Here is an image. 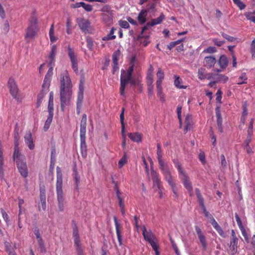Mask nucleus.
Wrapping results in <instances>:
<instances>
[{
	"instance_id": "obj_37",
	"label": "nucleus",
	"mask_w": 255,
	"mask_h": 255,
	"mask_svg": "<svg viewBox=\"0 0 255 255\" xmlns=\"http://www.w3.org/2000/svg\"><path fill=\"white\" fill-rule=\"evenodd\" d=\"M217 126L218 128V129L220 132H223V128H222V118L220 113H217Z\"/></svg>"
},
{
	"instance_id": "obj_46",
	"label": "nucleus",
	"mask_w": 255,
	"mask_h": 255,
	"mask_svg": "<svg viewBox=\"0 0 255 255\" xmlns=\"http://www.w3.org/2000/svg\"><path fill=\"white\" fill-rule=\"evenodd\" d=\"M54 26H53V24H52V25L50 27V30H49V37H50V41L52 42H54L57 40L56 37L54 36Z\"/></svg>"
},
{
	"instance_id": "obj_13",
	"label": "nucleus",
	"mask_w": 255,
	"mask_h": 255,
	"mask_svg": "<svg viewBox=\"0 0 255 255\" xmlns=\"http://www.w3.org/2000/svg\"><path fill=\"white\" fill-rule=\"evenodd\" d=\"M84 90V83L81 81L79 86V91L77 96V109L78 111H80L82 106V103L83 100Z\"/></svg>"
},
{
	"instance_id": "obj_22",
	"label": "nucleus",
	"mask_w": 255,
	"mask_h": 255,
	"mask_svg": "<svg viewBox=\"0 0 255 255\" xmlns=\"http://www.w3.org/2000/svg\"><path fill=\"white\" fill-rule=\"evenodd\" d=\"M72 8H79L82 7L86 11L88 12L91 11L93 10V7L91 4H87L84 2H77L71 5Z\"/></svg>"
},
{
	"instance_id": "obj_21",
	"label": "nucleus",
	"mask_w": 255,
	"mask_h": 255,
	"mask_svg": "<svg viewBox=\"0 0 255 255\" xmlns=\"http://www.w3.org/2000/svg\"><path fill=\"white\" fill-rule=\"evenodd\" d=\"M114 17V12L112 13H102V19L103 21L107 25H110L113 23Z\"/></svg>"
},
{
	"instance_id": "obj_54",
	"label": "nucleus",
	"mask_w": 255,
	"mask_h": 255,
	"mask_svg": "<svg viewBox=\"0 0 255 255\" xmlns=\"http://www.w3.org/2000/svg\"><path fill=\"white\" fill-rule=\"evenodd\" d=\"M233 1L241 10L245 8L246 5L241 0H233Z\"/></svg>"
},
{
	"instance_id": "obj_19",
	"label": "nucleus",
	"mask_w": 255,
	"mask_h": 255,
	"mask_svg": "<svg viewBox=\"0 0 255 255\" xmlns=\"http://www.w3.org/2000/svg\"><path fill=\"white\" fill-rule=\"evenodd\" d=\"M151 176L153 180V185L156 186L158 189L161 190V181L158 173L154 170H152L151 171Z\"/></svg>"
},
{
	"instance_id": "obj_15",
	"label": "nucleus",
	"mask_w": 255,
	"mask_h": 255,
	"mask_svg": "<svg viewBox=\"0 0 255 255\" xmlns=\"http://www.w3.org/2000/svg\"><path fill=\"white\" fill-rule=\"evenodd\" d=\"M121 54L119 50L115 51L112 55L113 65V74H114L116 71L119 69L118 61Z\"/></svg>"
},
{
	"instance_id": "obj_59",
	"label": "nucleus",
	"mask_w": 255,
	"mask_h": 255,
	"mask_svg": "<svg viewBox=\"0 0 255 255\" xmlns=\"http://www.w3.org/2000/svg\"><path fill=\"white\" fill-rule=\"evenodd\" d=\"M156 76L157 77V80H162L164 79V72L162 71L160 68H159L156 73Z\"/></svg>"
},
{
	"instance_id": "obj_45",
	"label": "nucleus",
	"mask_w": 255,
	"mask_h": 255,
	"mask_svg": "<svg viewBox=\"0 0 255 255\" xmlns=\"http://www.w3.org/2000/svg\"><path fill=\"white\" fill-rule=\"evenodd\" d=\"M163 152L161 149V144L159 143L157 144V160L162 159Z\"/></svg>"
},
{
	"instance_id": "obj_44",
	"label": "nucleus",
	"mask_w": 255,
	"mask_h": 255,
	"mask_svg": "<svg viewBox=\"0 0 255 255\" xmlns=\"http://www.w3.org/2000/svg\"><path fill=\"white\" fill-rule=\"evenodd\" d=\"M175 167L177 168L179 172V176L184 174L186 172L184 171L183 168L181 167V165L178 160H174Z\"/></svg>"
},
{
	"instance_id": "obj_53",
	"label": "nucleus",
	"mask_w": 255,
	"mask_h": 255,
	"mask_svg": "<svg viewBox=\"0 0 255 255\" xmlns=\"http://www.w3.org/2000/svg\"><path fill=\"white\" fill-rule=\"evenodd\" d=\"M57 52V47L56 45H53L51 47V51L49 56V58H55Z\"/></svg>"
},
{
	"instance_id": "obj_49",
	"label": "nucleus",
	"mask_w": 255,
	"mask_h": 255,
	"mask_svg": "<svg viewBox=\"0 0 255 255\" xmlns=\"http://www.w3.org/2000/svg\"><path fill=\"white\" fill-rule=\"evenodd\" d=\"M101 11H102L103 13H112V12H114V11L111 9L110 5L108 4L104 5L101 9Z\"/></svg>"
},
{
	"instance_id": "obj_55",
	"label": "nucleus",
	"mask_w": 255,
	"mask_h": 255,
	"mask_svg": "<svg viewBox=\"0 0 255 255\" xmlns=\"http://www.w3.org/2000/svg\"><path fill=\"white\" fill-rule=\"evenodd\" d=\"M0 212L2 214V218H3L4 220L6 222L7 224H8L9 222V216L7 215V214L5 212L3 209L1 208L0 209Z\"/></svg>"
},
{
	"instance_id": "obj_41",
	"label": "nucleus",
	"mask_w": 255,
	"mask_h": 255,
	"mask_svg": "<svg viewBox=\"0 0 255 255\" xmlns=\"http://www.w3.org/2000/svg\"><path fill=\"white\" fill-rule=\"evenodd\" d=\"M73 172H74V178L75 181L76 186L77 189H78V186L79 184L80 183V176L78 174V172L77 171V169L76 167H74L73 169Z\"/></svg>"
},
{
	"instance_id": "obj_42",
	"label": "nucleus",
	"mask_w": 255,
	"mask_h": 255,
	"mask_svg": "<svg viewBox=\"0 0 255 255\" xmlns=\"http://www.w3.org/2000/svg\"><path fill=\"white\" fill-rule=\"evenodd\" d=\"M248 78L246 75V73H243L239 77L238 80V82L237 84L238 85H241L243 84H246Z\"/></svg>"
},
{
	"instance_id": "obj_50",
	"label": "nucleus",
	"mask_w": 255,
	"mask_h": 255,
	"mask_svg": "<svg viewBox=\"0 0 255 255\" xmlns=\"http://www.w3.org/2000/svg\"><path fill=\"white\" fill-rule=\"evenodd\" d=\"M125 113H121L120 115V121L122 125V134H124L125 132V126L124 124V119H125Z\"/></svg>"
},
{
	"instance_id": "obj_24",
	"label": "nucleus",
	"mask_w": 255,
	"mask_h": 255,
	"mask_svg": "<svg viewBox=\"0 0 255 255\" xmlns=\"http://www.w3.org/2000/svg\"><path fill=\"white\" fill-rule=\"evenodd\" d=\"M216 62V59L214 56H206L204 59V66L210 68L214 66Z\"/></svg>"
},
{
	"instance_id": "obj_51",
	"label": "nucleus",
	"mask_w": 255,
	"mask_h": 255,
	"mask_svg": "<svg viewBox=\"0 0 255 255\" xmlns=\"http://www.w3.org/2000/svg\"><path fill=\"white\" fill-rule=\"evenodd\" d=\"M204 72L205 69L202 68H200L198 69V76L199 79L203 80L206 78V76L204 74Z\"/></svg>"
},
{
	"instance_id": "obj_23",
	"label": "nucleus",
	"mask_w": 255,
	"mask_h": 255,
	"mask_svg": "<svg viewBox=\"0 0 255 255\" xmlns=\"http://www.w3.org/2000/svg\"><path fill=\"white\" fill-rule=\"evenodd\" d=\"M24 140L30 149H33L34 148V144L33 143L32 135L30 131L27 132L25 135Z\"/></svg>"
},
{
	"instance_id": "obj_20",
	"label": "nucleus",
	"mask_w": 255,
	"mask_h": 255,
	"mask_svg": "<svg viewBox=\"0 0 255 255\" xmlns=\"http://www.w3.org/2000/svg\"><path fill=\"white\" fill-rule=\"evenodd\" d=\"M114 221L115 224L116 234L118 240V242L119 243L120 245H122V238L121 234V229L122 227L120 223H119L118 221V219L116 216L114 217Z\"/></svg>"
},
{
	"instance_id": "obj_63",
	"label": "nucleus",
	"mask_w": 255,
	"mask_h": 255,
	"mask_svg": "<svg viewBox=\"0 0 255 255\" xmlns=\"http://www.w3.org/2000/svg\"><path fill=\"white\" fill-rule=\"evenodd\" d=\"M41 208H42V210L45 211L46 208V199L42 198V200H40V204H39V210H40Z\"/></svg>"
},
{
	"instance_id": "obj_7",
	"label": "nucleus",
	"mask_w": 255,
	"mask_h": 255,
	"mask_svg": "<svg viewBox=\"0 0 255 255\" xmlns=\"http://www.w3.org/2000/svg\"><path fill=\"white\" fill-rule=\"evenodd\" d=\"M131 77L125 74V70H121V75L120 77L121 87L120 93L121 95H124L125 90L127 85L129 83Z\"/></svg>"
},
{
	"instance_id": "obj_6",
	"label": "nucleus",
	"mask_w": 255,
	"mask_h": 255,
	"mask_svg": "<svg viewBox=\"0 0 255 255\" xmlns=\"http://www.w3.org/2000/svg\"><path fill=\"white\" fill-rule=\"evenodd\" d=\"M158 162L159 168L164 176V179L166 181L172 179V177L169 168L167 163H165L163 159L158 160Z\"/></svg>"
},
{
	"instance_id": "obj_16",
	"label": "nucleus",
	"mask_w": 255,
	"mask_h": 255,
	"mask_svg": "<svg viewBox=\"0 0 255 255\" xmlns=\"http://www.w3.org/2000/svg\"><path fill=\"white\" fill-rule=\"evenodd\" d=\"M180 177L181 180L182 181V182L185 188L187 190L191 191V190H193L192 183L190 181L189 178L186 173H184V174L180 175Z\"/></svg>"
},
{
	"instance_id": "obj_47",
	"label": "nucleus",
	"mask_w": 255,
	"mask_h": 255,
	"mask_svg": "<svg viewBox=\"0 0 255 255\" xmlns=\"http://www.w3.org/2000/svg\"><path fill=\"white\" fill-rule=\"evenodd\" d=\"M184 38L175 41L170 42L168 45L167 48L169 50H171L172 48L175 47L176 45L180 44L182 41H183Z\"/></svg>"
},
{
	"instance_id": "obj_28",
	"label": "nucleus",
	"mask_w": 255,
	"mask_h": 255,
	"mask_svg": "<svg viewBox=\"0 0 255 255\" xmlns=\"http://www.w3.org/2000/svg\"><path fill=\"white\" fill-rule=\"evenodd\" d=\"M147 15V13L146 12V10H144L143 9L139 12L137 19L140 24L142 25L146 22Z\"/></svg>"
},
{
	"instance_id": "obj_60",
	"label": "nucleus",
	"mask_w": 255,
	"mask_h": 255,
	"mask_svg": "<svg viewBox=\"0 0 255 255\" xmlns=\"http://www.w3.org/2000/svg\"><path fill=\"white\" fill-rule=\"evenodd\" d=\"M241 231V233H242V235L243 236V237H244L245 238V241L248 243L249 242V236H248V235L247 234V232L245 228V227H243L241 229H240Z\"/></svg>"
},
{
	"instance_id": "obj_12",
	"label": "nucleus",
	"mask_w": 255,
	"mask_h": 255,
	"mask_svg": "<svg viewBox=\"0 0 255 255\" xmlns=\"http://www.w3.org/2000/svg\"><path fill=\"white\" fill-rule=\"evenodd\" d=\"M116 196L119 201V205L121 209V212L122 214L124 216L126 213L124 204V198L125 197L123 194L120 192L118 187L116 188Z\"/></svg>"
},
{
	"instance_id": "obj_38",
	"label": "nucleus",
	"mask_w": 255,
	"mask_h": 255,
	"mask_svg": "<svg viewBox=\"0 0 255 255\" xmlns=\"http://www.w3.org/2000/svg\"><path fill=\"white\" fill-rule=\"evenodd\" d=\"M87 116L84 114L82 116L80 124V131H86Z\"/></svg>"
},
{
	"instance_id": "obj_52",
	"label": "nucleus",
	"mask_w": 255,
	"mask_h": 255,
	"mask_svg": "<svg viewBox=\"0 0 255 255\" xmlns=\"http://www.w3.org/2000/svg\"><path fill=\"white\" fill-rule=\"evenodd\" d=\"M74 246L75 247V250L77 249L82 248V245L81 244L80 237L74 238Z\"/></svg>"
},
{
	"instance_id": "obj_62",
	"label": "nucleus",
	"mask_w": 255,
	"mask_h": 255,
	"mask_svg": "<svg viewBox=\"0 0 255 255\" xmlns=\"http://www.w3.org/2000/svg\"><path fill=\"white\" fill-rule=\"evenodd\" d=\"M71 22L70 19L68 18L66 21V31L68 34H70L72 32L71 29Z\"/></svg>"
},
{
	"instance_id": "obj_29",
	"label": "nucleus",
	"mask_w": 255,
	"mask_h": 255,
	"mask_svg": "<svg viewBox=\"0 0 255 255\" xmlns=\"http://www.w3.org/2000/svg\"><path fill=\"white\" fill-rule=\"evenodd\" d=\"M229 60L227 57L224 55H222L220 56L218 63L219 65L220 68L222 69L226 68L228 65Z\"/></svg>"
},
{
	"instance_id": "obj_61",
	"label": "nucleus",
	"mask_w": 255,
	"mask_h": 255,
	"mask_svg": "<svg viewBox=\"0 0 255 255\" xmlns=\"http://www.w3.org/2000/svg\"><path fill=\"white\" fill-rule=\"evenodd\" d=\"M73 236L74 238L80 237L79 235L78 227L76 224H74L73 226Z\"/></svg>"
},
{
	"instance_id": "obj_3",
	"label": "nucleus",
	"mask_w": 255,
	"mask_h": 255,
	"mask_svg": "<svg viewBox=\"0 0 255 255\" xmlns=\"http://www.w3.org/2000/svg\"><path fill=\"white\" fill-rule=\"evenodd\" d=\"M142 235L145 241H147L152 247L153 250L154 251L156 255H160L158 251V245L157 244L156 238L151 230L147 231L145 226L142 227Z\"/></svg>"
},
{
	"instance_id": "obj_4",
	"label": "nucleus",
	"mask_w": 255,
	"mask_h": 255,
	"mask_svg": "<svg viewBox=\"0 0 255 255\" xmlns=\"http://www.w3.org/2000/svg\"><path fill=\"white\" fill-rule=\"evenodd\" d=\"M35 12V10L33 11L29 19V24L25 35L26 38H33L38 30V20Z\"/></svg>"
},
{
	"instance_id": "obj_57",
	"label": "nucleus",
	"mask_w": 255,
	"mask_h": 255,
	"mask_svg": "<svg viewBox=\"0 0 255 255\" xmlns=\"http://www.w3.org/2000/svg\"><path fill=\"white\" fill-rule=\"evenodd\" d=\"M37 243H38V246L39 247V248H40L41 251H45L46 250H45V245H44V242L42 239V238H38L37 239Z\"/></svg>"
},
{
	"instance_id": "obj_64",
	"label": "nucleus",
	"mask_w": 255,
	"mask_h": 255,
	"mask_svg": "<svg viewBox=\"0 0 255 255\" xmlns=\"http://www.w3.org/2000/svg\"><path fill=\"white\" fill-rule=\"evenodd\" d=\"M235 216L237 224L239 226V228L240 229H241V228L244 227V226L242 224V221H241L239 216L238 215V214L237 213H236L235 214Z\"/></svg>"
},
{
	"instance_id": "obj_39",
	"label": "nucleus",
	"mask_w": 255,
	"mask_h": 255,
	"mask_svg": "<svg viewBox=\"0 0 255 255\" xmlns=\"http://www.w3.org/2000/svg\"><path fill=\"white\" fill-rule=\"evenodd\" d=\"M116 30V29L115 28L113 27L111 29V30H110L109 34H108L107 36L104 37L103 38V40L104 41H106V40L115 39L116 38V36L114 34L115 31Z\"/></svg>"
},
{
	"instance_id": "obj_34",
	"label": "nucleus",
	"mask_w": 255,
	"mask_h": 255,
	"mask_svg": "<svg viewBox=\"0 0 255 255\" xmlns=\"http://www.w3.org/2000/svg\"><path fill=\"white\" fill-rule=\"evenodd\" d=\"M128 137L133 141L140 142L141 140V135L137 132L135 133H129L128 134Z\"/></svg>"
},
{
	"instance_id": "obj_56",
	"label": "nucleus",
	"mask_w": 255,
	"mask_h": 255,
	"mask_svg": "<svg viewBox=\"0 0 255 255\" xmlns=\"http://www.w3.org/2000/svg\"><path fill=\"white\" fill-rule=\"evenodd\" d=\"M127 162V159L126 153L123 157L120 160L118 163L119 168H122Z\"/></svg>"
},
{
	"instance_id": "obj_32",
	"label": "nucleus",
	"mask_w": 255,
	"mask_h": 255,
	"mask_svg": "<svg viewBox=\"0 0 255 255\" xmlns=\"http://www.w3.org/2000/svg\"><path fill=\"white\" fill-rule=\"evenodd\" d=\"M167 182H168V184L169 185V186H170V187L172 189V191L173 193V196L176 198H178V189H177L176 185L175 183H174L173 179L170 180H169Z\"/></svg>"
},
{
	"instance_id": "obj_33",
	"label": "nucleus",
	"mask_w": 255,
	"mask_h": 255,
	"mask_svg": "<svg viewBox=\"0 0 255 255\" xmlns=\"http://www.w3.org/2000/svg\"><path fill=\"white\" fill-rule=\"evenodd\" d=\"M53 117V113H49V115L47 117V119L45 123V124H44V126L43 127V129L45 131H47L49 129L50 126L51 125V123L52 121Z\"/></svg>"
},
{
	"instance_id": "obj_35",
	"label": "nucleus",
	"mask_w": 255,
	"mask_h": 255,
	"mask_svg": "<svg viewBox=\"0 0 255 255\" xmlns=\"http://www.w3.org/2000/svg\"><path fill=\"white\" fill-rule=\"evenodd\" d=\"M174 77L175 78L174 80V85L175 87L179 89H185L187 86L182 85V80L180 79L179 77L176 75H175Z\"/></svg>"
},
{
	"instance_id": "obj_1",
	"label": "nucleus",
	"mask_w": 255,
	"mask_h": 255,
	"mask_svg": "<svg viewBox=\"0 0 255 255\" xmlns=\"http://www.w3.org/2000/svg\"><path fill=\"white\" fill-rule=\"evenodd\" d=\"M72 84L68 71L65 70L60 74L59 95L61 111L70 104L73 94Z\"/></svg>"
},
{
	"instance_id": "obj_31",
	"label": "nucleus",
	"mask_w": 255,
	"mask_h": 255,
	"mask_svg": "<svg viewBox=\"0 0 255 255\" xmlns=\"http://www.w3.org/2000/svg\"><path fill=\"white\" fill-rule=\"evenodd\" d=\"M49 68L47 72V74H46L45 76V78H44V81H43V83H48V87H50V81H51V76L53 74V67H51V66H49Z\"/></svg>"
},
{
	"instance_id": "obj_58",
	"label": "nucleus",
	"mask_w": 255,
	"mask_h": 255,
	"mask_svg": "<svg viewBox=\"0 0 255 255\" xmlns=\"http://www.w3.org/2000/svg\"><path fill=\"white\" fill-rule=\"evenodd\" d=\"M119 25L123 28L128 29L129 27V24L128 21L126 20H120L119 21Z\"/></svg>"
},
{
	"instance_id": "obj_40",
	"label": "nucleus",
	"mask_w": 255,
	"mask_h": 255,
	"mask_svg": "<svg viewBox=\"0 0 255 255\" xmlns=\"http://www.w3.org/2000/svg\"><path fill=\"white\" fill-rule=\"evenodd\" d=\"M53 92H50L49 93V102H48V112H52L53 111Z\"/></svg>"
},
{
	"instance_id": "obj_30",
	"label": "nucleus",
	"mask_w": 255,
	"mask_h": 255,
	"mask_svg": "<svg viewBox=\"0 0 255 255\" xmlns=\"http://www.w3.org/2000/svg\"><path fill=\"white\" fill-rule=\"evenodd\" d=\"M164 19L165 15L163 13H161L157 18L152 19L151 21L148 22V25H150L151 26H153L155 25L161 23Z\"/></svg>"
},
{
	"instance_id": "obj_2",
	"label": "nucleus",
	"mask_w": 255,
	"mask_h": 255,
	"mask_svg": "<svg viewBox=\"0 0 255 255\" xmlns=\"http://www.w3.org/2000/svg\"><path fill=\"white\" fill-rule=\"evenodd\" d=\"M56 194L58 202V208L60 212H63L64 210L65 199L64 193L62 189L63 185V175L62 170L60 167H56Z\"/></svg>"
},
{
	"instance_id": "obj_9",
	"label": "nucleus",
	"mask_w": 255,
	"mask_h": 255,
	"mask_svg": "<svg viewBox=\"0 0 255 255\" xmlns=\"http://www.w3.org/2000/svg\"><path fill=\"white\" fill-rule=\"evenodd\" d=\"M195 229L202 247L204 250H206L207 249V242L205 236L199 227L196 226Z\"/></svg>"
},
{
	"instance_id": "obj_43",
	"label": "nucleus",
	"mask_w": 255,
	"mask_h": 255,
	"mask_svg": "<svg viewBox=\"0 0 255 255\" xmlns=\"http://www.w3.org/2000/svg\"><path fill=\"white\" fill-rule=\"evenodd\" d=\"M216 82L226 83L228 80V77L222 74H217Z\"/></svg>"
},
{
	"instance_id": "obj_48",
	"label": "nucleus",
	"mask_w": 255,
	"mask_h": 255,
	"mask_svg": "<svg viewBox=\"0 0 255 255\" xmlns=\"http://www.w3.org/2000/svg\"><path fill=\"white\" fill-rule=\"evenodd\" d=\"M87 46L89 50H92L94 46V42L90 36L86 37Z\"/></svg>"
},
{
	"instance_id": "obj_18",
	"label": "nucleus",
	"mask_w": 255,
	"mask_h": 255,
	"mask_svg": "<svg viewBox=\"0 0 255 255\" xmlns=\"http://www.w3.org/2000/svg\"><path fill=\"white\" fill-rule=\"evenodd\" d=\"M238 238L230 239L229 249L231 255H235L238 251Z\"/></svg>"
},
{
	"instance_id": "obj_26",
	"label": "nucleus",
	"mask_w": 255,
	"mask_h": 255,
	"mask_svg": "<svg viewBox=\"0 0 255 255\" xmlns=\"http://www.w3.org/2000/svg\"><path fill=\"white\" fill-rule=\"evenodd\" d=\"M158 2V0H149V1H147L148 3L146 5V8L143 9L146 10L147 13L154 11Z\"/></svg>"
},
{
	"instance_id": "obj_27",
	"label": "nucleus",
	"mask_w": 255,
	"mask_h": 255,
	"mask_svg": "<svg viewBox=\"0 0 255 255\" xmlns=\"http://www.w3.org/2000/svg\"><path fill=\"white\" fill-rule=\"evenodd\" d=\"M185 124L184 132H186L188 129L192 128V117L189 113L185 116Z\"/></svg>"
},
{
	"instance_id": "obj_14",
	"label": "nucleus",
	"mask_w": 255,
	"mask_h": 255,
	"mask_svg": "<svg viewBox=\"0 0 255 255\" xmlns=\"http://www.w3.org/2000/svg\"><path fill=\"white\" fill-rule=\"evenodd\" d=\"M8 87L9 89L10 93L13 98L16 99H18L17 98L18 88L15 83L14 80L12 78H9L8 82Z\"/></svg>"
},
{
	"instance_id": "obj_11",
	"label": "nucleus",
	"mask_w": 255,
	"mask_h": 255,
	"mask_svg": "<svg viewBox=\"0 0 255 255\" xmlns=\"http://www.w3.org/2000/svg\"><path fill=\"white\" fill-rule=\"evenodd\" d=\"M68 53L72 63V67L73 70L77 72L78 71V62L77 57L75 55L73 50L70 47H68Z\"/></svg>"
},
{
	"instance_id": "obj_8",
	"label": "nucleus",
	"mask_w": 255,
	"mask_h": 255,
	"mask_svg": "<svg viewBox=\"0 0 255 255\" xmlns=\"http://www.w3.org/2000/svg\"><path fill=\"white\" fill-rule=\"evenodd\" d=\"M48 83H43L42 86V90L37 95V101H36V107H39L42 103L43 98L45 95L49 91V87L48 85Z\"/></svg>"
},
{
	"instance_id": "obj_5",
	"label": "nucleus",
	"mask_w": 255,
	"mask_h": 255,
	"mask_svg": "<svg viewBox=\"0 0 255 255\" xmlns=\"http://www.w3.org/2000/svg\"><path fill=\"white\" fill-rule=\"evenodd\" d=\"M15 161L17 168L20 175L26 178L28 176V168L26 162V159L24 155H18L15 156Z\"/></svg>"
},
{
	"instance_id": "obj_25",
	"label": "nucleus",
	"mask_w": 255,
	"mask_h": 255,
	"mask_svg": "<svg viewBox=\"0 0 255 255\" xmlns=\"http://www.w3.org/2000/svg\"><path fill=\"white\" fill-rule=\"evenodd\" d=\"M86 132V131H80L81 148L82 154L83 153V152H86L87 150Z\"/></svg>"
},
{
	"instance_id": "obj_17",
	"label": "nucleus",
	"mask_w": 255,
	"mask_h": 255,
	"mask_svg": "<svg viewBox=\"0 0 255 255\" xmlns=\"http://www.w3.org/2000/svg\"><path fill=\"white\" fill-rule=\"evenodd\" d=\"M78 24L80 29L83 32H84L86 34L89 33L90 32V23L88 20L84 19H82Z\"/></svg>"
},
{
	"instance_id": "obj_10",
	"label": "nucleus",
	"mask_w": 255,
	"mask_h": 255,
	"mask_svg": "<svg viewBox=\"0 0 255 255\" xmlns=\"http://www.w3.org/2000/svg\"><path fill=\"white\" fill-rule=\"evenodd\" d=\"M195 193L197 196V198L198 199L199 203L200 206H201V208L203 210V213L206 217H209L210 219V213L207 211L205 206L204 205V198L202 197L200 191L198 188L195 189Z\"/></svg>"
},
{
	"instance_id": "obj_36",
	"label": "nucleus",
	"mask_w": 255,
	"mask_h": 255,
	"mask_svg": "<svg viewBox=\"0 0 255 255\" xmlns=\"http://www.w3.org/2000/svg\"><path fill=\"white\" fill-rule=\"evenodd\" d=\"M19 142L18 139L16 140V139L14 140V152L13 154V160H15V156H17L18 155H21L22 154H20L19 152Z\"/></svg>"
}]
</instances>
